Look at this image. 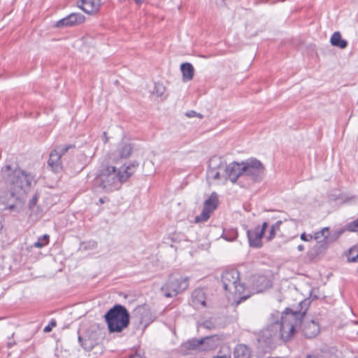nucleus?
Returning a JSON list of instances; mask_svg holds the SVG:
<instances>
[{"instance_id":"29","label":"nucleus","mask_w":358,"mask_h":358,"mask_svg":"<svg viewBox=\"0 0 358 358\" xmlns=\"http://www.w3.org/2000/svg\"><path fill=\"white\" fill-rule=\"evenodd\" d=\"M231 352L229 346H224L220 348L217 355L212 358H231Z\"/></svg>"},{"instance_id":"35","label":"nucleus","mask_w":358,"mask_h":358,"mask_svg":"<svg viewBox=\"0 0 358 358\" xmlns=\"http://www.w3.org/2000/svg\"><path fill=\"white\" fill-rule=\"evenodd\" d=\"M165 87L162 84L157 83L155 85L153 94L157 96H161L164 94Z\"/></svg>"},{"instance_id":"16","label":"nucleus","mask_w":358,"mask_h":358,"mask_svg":"<svg viewBox=\"0 0 358 358\" xmlns=\"http://www.w3.org/2000/svg\"><path fill=\"white\" fill-rule=\"evenodd\" d=\"M62 157L53 150L50 152L48 165L55 173H59L62 170Z\"/></svg>"},{"instance_id":"20","label":"nucleus","mask_w":358,"mask_h":358,"mask_svg":"<svg viewBox=\"0 0 358 358\" xmlns=\"http://www.w3.org/2000/svg\"><path fill=\"white\" fill-rule=\"evenodd\" d=\"M234 358H250V349L244 344L237 345L234 350Z\"/></svg>"},{"instance_id":"11","label":"nucleus","mask_w":358,"mask_h":358,"mask_svg":"<svg viewBox=\"0 0 358 358\" xmlns=\"http://www.w3.org/2000/svg\"><path fill=\"white\" fill-rule=\"evenodd\" d=\"M243 164L237 162H233L224 166V172L225 178L229 180L232 183L238 181V179L243 176L242 171Z\"/></svg>"},{"instance_id":"38","label":"nucleus","mask_w":358,"mask_h":358,"mask_svg":"<svg viewBox=\"0 0 358 358\" xmlns=\"http://www.w3.org/2000/svg\"><path fill=\"white\" fill-rule=\"evenodd\" d=\"M196 343L199 347V352H206V336L201 338H196Z\"/></svg>"},{"instance_id":"2","label":"nucleus","mask_w":358,"mask_h":358,"mask_svg":"<svg viewBox=\"0 0 358 358\" xmlns=\"http://www.w3.org/2000/svg\"><path fill=\"white\" fill-rule=\"evenodd\" d=\"M2 178L3 179L10 196L15 198L17 202L22 203L23 197L30 190L34 176L21 169L18 165L13 166L6 164L1 168Z\"/></svg>"},{"instance_id":"15","label":"nucleus","mask_w":358,"mask_h":358,"mask_svg":"<svg viewBox=\"0 0 358 358\" xmlns=\"http://www.w3.org/2000/svg\"><path fill=\"white\" fill-rule=\"evenodd\" d=\"M192 351H199L196 343V338H192L183 342L178 348V352L182 355H190Z\"/></svg>"},{"instance_id":"46","label":"nucleus","mask_w":358,"mask_h":358,"mask_svg":"<svg viewBox=\"0 0 358 358\" xmlns=\"http://www.w3.org/2000/svg\"><path fill=\"white\" fill-rule=\"evenodd\" d=\"M343 233V231H338L336 232V235L335 236V239H336L338 237H339V236Z\"/></svg>"},{"instance_id":"3","label":"nucleus","mask_w":358,"mask_h":358,"mask_svg":"<svg viewBox=\"0 0 358 358\" xmlns=\"http://www.w3.org/2000/svg\"><path fill=\"white\" fill-rule=\"evenodd\" d=\"M139 163L134 160L127 166H122L117 169L113 166H103L99 170L96 177V183L106 192L119 189L122 183L125 182L138 167Z\"/></svg>"},{"instance_id":"51","label":"nucleus","mask_w":358,"mask_h":358,"mask_svg":"<svg viewBox=\"0 0 358 358\" xmlns=\"http://www.w3.org/2000/svg\"><path fill=\"white\" fill-rule=\"evenodd\" d=\"M118 1L120 2H123V1H125L126 0H118Z\"/></svg>"},{"instance_id":"22","label":"nucleus","mask_w":358,"mask_h":358,"mask_svg":"<svg viewBox=\"0 0 358 358\" xmlns=\"http://www.w3.org/2000/svg\"><path fill=\"white\" fill-rule=\"evenodd\" d=\"M218 196L215 192H213L203 203V208L207 209L209 212L213 213L218 206Z\"/></svg>"},{"instance_id":"37","label":"nucleus","mask_w":358,"mask_h":358,"mask_svg":"<svg viewBox=\"0 0 358 358\" xmlns=\"http://www.w3.org/2000/svg\"><path fill=\"white\" fill-rule=\"evenodd\" d=\"M38 197H39L38 194L36 193L33 196L31 199L29 201V208L30 210L34 211V208L36 206V203L38 202Z\"/></svg>"},{"instance_id":"43","label":"nucleus","mask_w":358,"mask_h":358,"mask_svg":"<svg viewBox=\"0 0 358 358\" xmlns=\"http://www.w3.org/2000/svg\"><path fill=\"white\" fill-rule=\"evenodd\" d=\"M129 358H143V357L140 354L135 352L134 354L130 355L129 356Z\"/></svg>"},{"instance_id":"13","label":"nucleus","mask_w":358,"mask_h":358,"mask_svg":"<svg viewBox=\"0 0 358 358\" xmlns=\"http://www.w3.org/2000/svg\"><path fill=\"white\" fill-rule=\"evenodd\" d=\"M246 234L250 248H261L263 246L262 238L264 234L259 231V226H256L254 229H247Z\"/></svg>"},{"instance_id":"21","label":"nucleus","mask_w":358,"mask_h":358,"mask_svg":"<svg viewBox=\"0 0 358 358\" xmlns=\"http://www.w3.org/2000/svg\"><path fill=\"white\" fill-rule=\"evenodd\" d=\"M180 70L182 73L183 81H189L193 78L194 74V69L192 64L189 62L182 63L180 65Z\"/></svg>"},{"instance_id":"10","label":"nucleus","mask_w":358,"mask_h":358,"mask_svg":"<svg viewBox=\"0 0 358 358\" xmlns=\"http://www.w3.org/2000/svg\"><path fill=\"white\" fill-rule=\"evenodd\" d=\"M85 20V16L80 13H72L66 17L58 20L55 27L62 29L64 27H72L83 24Z\"/></svg>"},{"instance_id":"50","label":"nucleus","mask_w":358,"mask_h":358,"mask_svg":"<svg viewBox=\"0 0 358 358\" xmlns=\"http://www.w3.org/2000/svg\"><path fill=\"white\" fill-rule=\"evenodd\" d=\"M97 245V243H96V242H95V241H94V242H93V245Z\"/></svg>"},{"instance_id":"40","label":"nucleus","mask_w":358,"mask_h":358,"mask_svg":"<svg viewBox=\"0 0 358 358\" xmlns=\"http://www.w3.org/2000/svg\"><path fill=\"white\" fill-rule=\"evenodd\" d=\"M185 115L188 117H199L200 119H202L203 117V115H201V113H196V111L194 110H189V111H187L186 113H185Z\"/></svg>"},{"instance_id":"47","label":"nucleus","mask_w":358,"mask_h":358,"mask_svg":"<svg viewBox=\"0 0 358 358\" xmlns=\"http://www.w3.org/2000/svg\"><path fill=\"white\" fill-rule=\"evenodd\" d=\"M136 3L141 4L145 0H134Z\"/></svg>"},{"instance_id":"6","label":"nucleus","mask_w":358,"mask_h":358,"mask_svg":"<svg viewBox=\"0 0 358 358\" xmlns=\"http://www.w3.org/2000/svg\"><path fill=\"white\" fill-rule=\"evenodd\" d=\"M221 281L225 291L231 293L235 297L237 304L245 301L250 297L249 294H244L245 287L240 282V274L237 269L227 270L222 273Z\"/></svg>"},{"instance_id":"44","label":"nucleus","mask_w":358,"mask_h":358,"mask_svg":"<svg viewBox=\"0 0 358 358\" xmlns=\"http://www.w3.org/2000/svg\"><path fill=\"white\" fill-rule=\"evenodd\" d=\"M109 201V199L107 198V197H103V198H100L99 200V203L102 204V203H104L106 201Z\"/></svg>"},{"instance_id":"39","label":"nucleus","mask_w":358,"mask_h":358,"mask_svg":"<svg viewBox=\"0 0 358 358\" xmlns=\"http://www.w3.org/2000/svg\"><path fill=\"white\" fill-rule=\"evenodd\" d=\"M57 326V322L55 319H52L49 324L45 327L43 331L45 333H49L52 331V328Z\"/></svg>"},{"instance_id":"25","label":"nucleus","mask_w":358,"mask_h":358,"mask_svg":"<svg viewBox=\"0 0 358 358\" xmlns=\"http://www.w3.org/2000/svg\"><path fill=\"white\" fill-rule=\"evenodd\" d=\"M221 237L227 241H234L238 237V231L234 228L224 229Z\"/></svg>"},{"instance_id":"18","label":"nucleus","mask_w":358,"mask_h":358,"mask_svg":"<svg viewBox=\"0 0 358 358\" xmlns=\"http://www.w3.org/2000/svg\"><path fill=\"white\" fill-rule=\"evenodd\" d=\"M133 144L126 142H122L116 150L117 156L120 159H127L129 157L133 152Z\"/></svg>"},{"instance_id":"36","label":"nucleus","mask_w":358,"mask_h":358,"mask_svg":"<svg viewBox=\"0 0 358 358\" xmlns=\"http://www.w3.org/2000/svg\"><path fill=\"white\" fill-rule=\"evenodd\" d=\"M219 169H208L207 174L209 177L214 180L220 179V173L218 171Z\"/></svg>"},{"instance_id":"12","label":"nucleus","mask_w":358,"mask_h":358,"mask_svg":"<svg viewBox=\"0 0 358 358\" xmlns=\"http://www.w3.org/2000/svg\"><path fill=\"white\" fill-rule=\"evenodd\" d=\"M329 235V228L324 227L312 235L313 239L317 241L320 244L313 248L315 255H318L324 252L327 248V239Z\"/></svg>"},{"instance_id":"4","label":"nucleus","mask_w":358,"mask_h":358,"mask_svg":"<svg viewBox=\"0 0 358 358\" xmlns=\"http://www.w3.org/2000/svg\"><path fill=\"white\" fill-rule=\"evenodd\" d=\"M309 303L310 301L305 299L299 303L298 306L299 307V310L294 311L290 308V310L288 312L294 313L296 315H294L296 320H293L291 322L292 324H294V323L296 322L294 334L298 330L301 332V334L305 338H313L320 334V327L317 322L313 320H308L305 319V315L306 314Z\"/></svg>"},{"instance_id":"5","label":"nucleus","mask_w":358,"mask_h":358,"mask_svg":"<svg viewBox=\"0 0 358 358\" xmlns=\"http://www.w3.org/2000/svg\"><path fill=\"white\" fill-rule=\"evenodd\" d=\"M110 333H120L127 328L130 322V314L122 305L115 304L104 315Z\"/></svg>"},{"instance_id":"14","label":"nucleus","mask_w":358,"mask_h":358,"mask_svg":"<svg viewBox=\"0 0 358 358\" xmlns=\"http://www.w3.org/2000/svg\"><path fill=\"white\" fill-rule=\"evenodd\" d=\"M103 0H79L78 6L87 14L97 13L103 5Z\"/></svg>"},{"instance_id":"26","label":"nucleus","mask_w":358,"mask_h":358,"mask_svg":"<svg viewBox=\"0 0 358 358\" xmlns=\"http://www.w3.org/2000/svg\"><path fill=\"white\" fill-rule=\"evenodd\" d=\"M224 164L222 161L221 157L217 156H213L208 161V169H221L224 168Z\"/></svg>"},{"instance_id":"42","label":"nucleus","mask_w":358,"mask_h":358,"mask_svg":"<svg viewBox=\"0 0 358 358\" xmlns=\"http://www.w3.org/2000/svg\"><path fill=\"white\" fill-rule=\"evenodd\" d=\"M259 226V231L265 235L266 229L268 228V223L267 222H264L262 226Z\"/></svg>"},{"instance_id":"49","label":"nucleus","mask_w":358,"mask_h":358,"mask_svg":"<svg viewBox=\"0 0 358 358\" xmlns=\"http://www.w3.org/2000/svg\"><path fill=\"white\" fill-rule=\"evenodd\" d=\"M259 279H262L263 280H266V278L264 277H259Z\"/></svg>"},{"instance_id":"8","label":"nucleus","mask_w":358,"mask_h":358,"mask_svg":"<svg viewBox=\"0 0 358 358\" xmlns=\"http://www.w3.org/2000/svg\"><path fill=\"white\" fill-rule=\"evenodd\" d=\"M156 319V315L146 303L138 306L132 312V323L136 329H141L142 331H144Z\"/></svg>"},{"instance_id":"45","label":"nucleus","mask_w":358,"mask_h":358,"mask_svg":"<svg viewBox=\"0 0 358 358\" xmlns=\"http://www.w3.org/2000/svg\"><path fill=\"white\" fill-rule=\"evenodd\" d=\"M297 249L299 251H303L304 250V246L303 245H299Z\"/></svg>"},{"instance_id":"9","label":"nucleus","mask_w":358,"mask_h":358,"mask_svg":"<svg viewBox=\"0 0 358 358\" xmlns=\"http://www.w3.org/2000/svg\"><path fill=\"white\" fill-rule=\"evenodd\" d=\"M243 176L249 177L253 182H260L264 175L265 167L256 158L248 159L242 162Z\"/></svg>"},{"instance_id":"27","label":"nucleus","mask_w":358,"mask_h":358,"mask_svg":"<svg viewBox=\"0 0 358 358\" xmlns=\"http://www.w3.org/2000/svg\"><path fill=\"white\" fill-rule=\"evenodd\" d=\"M282 224V222L281 220H278L271 225L268 234L266 236L267 241H271L275 237L276 232L280 231V227Z\"/></svg>"},{"instance_id":"31","label":"nucleus","mask_w":358,"mask_h":358,"mask_svg":"<svg viewBox=\"0 0 358 358\" xmlns=\"http://www.w3.org/2000/svg\"><path fill=\"white\" fill-rule=\"evenodd\" d=\"M50 236L48 234H44L38 237L36 242L34 243V246L38 248H42L49 243Z\"/></svg>"},{"instance_id":"28","label":"nucleus","mask_w":358,"mask_h":358,"mask_svg":"<svg viewBox=\"0 0 358 358\" xmlns=\"http://www.w3.org/2000/svg\"><path fill=\"white\" fill-rule=\"evenodd\" d=\"M348 262H357L358 259V247L353 246L346 252Z\"/></svg>"},{"instance_id":"1","label":"nucleus","mask_w":358,"mask_h":358,"mask_svg":"<svg viewBox=\"0 0 358 358\" xmlns=\"http://www.w3.org/2000/svg\"><path fill=\"white\" fill-rule=\"evenodd\" d=\"M289 308H285L281 315L280 321L272 322L263 329L258 338V343L265 352H268L275 348L276 339L284 342L290 340L294 336L296 322L292 324L293 320H296L294 313H289Z\"/></svg>"},{"instance_id":"41","label":"nucleus","mask_w":358,"mask_h":358,"mask_svg":"<svg viewBox=\"0 0 358 358\" xmlns=\"http://www.w3.org/2000/svg\"><path fill=\"white\" fill-rule=\"evenodd\" d=\"M300 238L303 241H310L313 240L312 234H307L305 232L302 233L300 236Z\"/></svg>"},{"instance_id":"23","label":"nucleus","mask_w":358,"mask_h":358,"mask_svg":"<svg viewBox=\"0 0 358 358\" xmlns=\"http://www.w3.org/2000/svg\"><path fill=\"white\" fill-rule=\"evenodd\" d=\"M331 44L341 49H345L348 46V41L342 38L339 31H335L330 38Z\"/></svg>"},{"instance_id":"7","label":"nucleus","mask_w":358,"mask_h":358,"mask_svg":"<svg viewBox=\"0 0 358 358\" xmlns=\"http://www.w3.org/2000/svg\"><path fill=\"white\" fill-rule=\"evenodd\" d=\"M189 280V278L187 276L171 273L162 286L161 291L166 298L176 296L187 289Z\"/></svg>"},{"instance_id":"34","label":"nucleus","mask_w":358,"mask_h":358,"mask_svg":"<svg viewBox=\"0 0 358 358\" xmlns=\"http://www.w3.org/2000/svg\"><path fill=\"white\" fill-rule=\"evenodd\" d=\"M345 229L351 232L358 231V218L353 220L345 225Z\"/></svg>"},{"instance_id":"17","label":"nucleus","mask_w":358,"mask_h":358,"mask_svg":"<svg viewBox=\"0 0 358 358\" xmlns=\"http://www.w3.org/2000/svg\"><path fill=\"white\" fill-rule=\"evenodd\" d=\"M223 335H211L206 336V352L210 351L217 348L220 343L224 340Z\"/></svg>"},{"instance_id":"30","label":"nucleus","mask_w":358,"mask_h":358,"mask_svg":"<svg viewBox=\"0 0 358 358\" xmlns=\"http://www.w3.org/2000/svg\"><path fill=\"white\" fill-rule=\"evenodd\" d=\"M211 213L208 210L203 208L201 213L195 217L194 222L199 223L207 221L210 218Z\"/></svg>"},{"instance_id":"33","label":"nucleus","mask_w":358,"mask_h":358,"mask_svg":"<svg viewBox=\"0 0 358 358\" xmlns=\"http://www.w3.org/2000/svg\"><path fill=\"white\" fill-rule=\"evenodd\" d=\"M10 196L8 199V203L6 205V207L5 209H8L10 211H13V210H15L17 212H19L20 210L17 209V206L18 205H20L21 206L23 205L24 202V197H23V201L22 203H20V202H17L16 201V199L15 198H13L14 199V202L12 203H9V201L10 199Z\"/></svg>"},{"instance_id":"48","label":"nucleus","mask_w":358,"mask_h":358,"mask_svg":"<svg viewBox=\"0 0 358 358\" xmlns=\"http://www.w3.org/2000/svg\"><path fill=\"white\" fill-rule=\"evenodd\" d=\"M306 358H318L317 356H314V355H308L306 357Z\"/></svg>"},{"instance_id":"24","label":"nucleus","mask_w":358,"mask_h":358,"mask_svg":"<svg viewBox=\"0 0 358 358\" xmlns=\"http://www.w3.org/2000/svg\"><path fill=\"white\" fill-rule=\"evenodd\" d=\"M78 342L83 348L86 351H91L96 345L97 343L96 341L88 338H84L80 335H78Z\"/></svg>"},{"instance_id":"19","label":"nucleus","mask_w":358,"mask_h":358,"mask_svg":"<svg viewBox=\"0 0 358 358\" xmlns=\"http://www.w3.org/2000/svg\"><path fill=\"white\" fill-rule=\"evenodd\" d=\"M192 302L194 306H206V295L203 290V289L197 288L195 289L192 294Z\"/></svg>"},{"instance_id":"32","label":"nucleus","mask_w":358,"mask_h":358,"mask_svg":"<svg viewBox=\"0 0 358 358\" xmlns=\"http://www.w3.org/2000/svg\"><path fill=\"white\" fill-rule=\"evenodd\" d=\"M75 145L73 144H68V145H57L55 149H54V151H56L57 154H59L61 157L64 155L71 148H74Z\"/></svg>"}]
</instances>
